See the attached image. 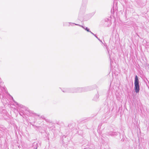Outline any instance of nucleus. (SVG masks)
Returning a JSON list of instances; mask_svg holds the SVG:
<instances>
[{
    "instance_id": "f257e3e1",
    "label": "nucleus",
    "mask_w": 149,
    "mask_h": 149,
    "mask_svg": "<svg viewBox=\"0 0 149 149\" xmlns=\"http://www.w3.org/2000/svg\"><path fill=\"white\" fill-rule=\"evenodd\" d=\"M134 90L136 93H137L139 92L140 88L139 84V81L138 77L137 75H136L134 80Z\"/></svg>"
},
{
    "instance_id": "f03ea898",
    "label": "nucleus",
    "mask_w": 149,
    "mask_h": 149,
    "mask_svg": "<svg viewBox=\"0 0 149 149\" xmlns=\"http://www.w3.org/2000/svg\"><path fill=\"white\" fill-rule=\"evenodd\" d=\"M77 90V88H65L62 90V91L64 93H76L77 92H73Z\"/></svg>"
},
{
    "instance_id": "7ed1b4c3",
    "label": "nucleus",
    "mask_w": 149,
    "mask_h": 149,
    "mask_svg": "<svg viewBox=\"0 0 149 149\" xmlns=\"http://www.w3.org/2000/svg\"><path fill=\"white\" fill-rule=\"evenodd\" d=\"M77 91H74L73 92H77V93H80L84 92L86 91L85 88H77Z\"/></svg>"
},
{
    "instance_id": "20e7f679",
    "label": "nucleus",
    "mask_w": 149,
    "mask_h": 149,
    "mask_svg": "<svg viewBox=\"0 0 149 149\" xmlns=\"http://www.w3.org/2000/svg\"><path fill=\"white\" fill-rule=\"evenodd\" d=\"M81 27L88 32H89L90 31L89 29H88L87 27H84L82 26Z\"/></svg>"
},
{
    "instance_id": "39448f33",
    "label": "nucleus",
    "mask_w": 149,
    "mask_h": 149,
    "mask_svg": "<svg viewBox=\"0 0 149 149\" xmlns=\"http://www.w3.org/2000/svg\"><path fill=\"white\" fill-rule=\"evenodd\" d=\"M118 134V133L116 132H113L112 133L111 135L113 136H115Z\"/></svg>"
},
{
    "instance_id": "423d86ee",
    "label": "nucleus",
    "mask_w": 149,
    "mask_h": 149,
    "mask_svg": "<svg viewBox=\"0 0 149 149\" xmlns=\"http://www.w3.org/2000/svg\"><path fill=\"white\" fill-rule=\"evenodd\" d=\"M89 32H90L91 34H92L94 35L96 38H98L96 36H95V35L94 33H93L92 32H91V31H90Z\"/></svg>"
},
{
    "instance_id": "0eeeda50",
    "label": "nucleus",
    "mask_w": 149,
    "mask_h": 149,
    "mask_svg": "<svg viewBox=\"0 0 149 149\" xmlns=\"http://www.w3.org/2000/svg\"><path fill=\"white\" fill-rule=\"evenodd\" d=\"M71 23L72 24H75V25H78V26H81V27L82 26H81L80 25H79V24H74V23Z\"/></svg>"
},
{
    "instance_id": "6e6552de",
    "label": "nucleus",
    "mask_w": 149,
    "mask_h": 149,
    "mask_svg": "<svg viewBox=\"0 0 149 149\" xmlns=\"http://www.w3.org/2000/svg\"><path fill=\"white\" fill-rule=\"evenodd\" d=\"M99 40L101 41L102 42V41H101L100 40Z\"/></svg>"
}]
</instances>
